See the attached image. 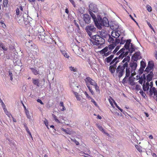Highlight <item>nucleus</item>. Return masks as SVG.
<instances>
[{
    "label": "nucleus",
    "instance_id": "obj_29",
    "mask_svg": "<svg viewBox=\"0 0 157 157\" xmlns=\"http://www.w3.org/2000/svg\"><path fill=\"white\" fill-rule=\"evenodd\" d=\"M93 86H94L96 92L98 93H100V90L99 89V87L98 86L97 84L96 83H95L94 84Z\"/></svg>",
    "mask_w": 157,
    "mask_h": 157
},
{
    "label": "nucleus",
    "instance_id": "obj_6",
    "mask_svg": "<svg viewBox=\"0 0 157 157\" xmlns=\"http://www.w3.org/2000/svg\"><path fill=\"white\" fill-rule=\"evenodd\" d=\"M84 80L90 92L92 95H94V92L92 89V86L90 85L93 86L96 83V82L89 77H86Z\"/></svg>",
    "mask_w": 157,
    "mask_h": 157
},
{
    "label": "nucleus",
    "instance_id": "obj_56",
    "mask_svg": "<svg viewBox=\"0 0 157 157\" xmlns=\"http://www.w3.org/2000/svg\"><path fill=\"white\" fill-rule=\"evenodd\" d=\"M127 77H126L125 76V77L123 78L122 81V83H124L126 82L127 78Z\"/></svg>",
    "mask_w": 157,
    "mask_h": 157
},
{
    "label": "nucleus",
    "instance_id": "obj_27",
    "mask_svg": "<svg viewBox=\"0 0 157 157\" xmlns=\"http://www.w3.org/2000/svg\"><path fill=\"white\" fill-rule=\"evenodd\" d=\"M62 130L66 132V133L69 135H71L72 133V131L71 130V129H69L67 128V129H66L63 128Z\"/></svg>",
    "mask_w": 157,
    "mask_h": 157
},
{
    "label": "nucleus",
    "instance_id": "obj_3",
    "mask_svg": "<svg viewBox=\"0 0 157 157\" xmlns=\"http://www.w3.org/2000/svg\"><path fill=\"white\" fill-rule=\"evenodd\" d=\"M90 41L94 45H102L105 42V39L98 35L93 36Z\"/></svg>",
    "mask_w": 157,
    "mask_h": 157
},
{
    "label": "nucleus",
    "instance_id": "obj_36",
    "mask_svg": "<svg viewBox=\"0 0 157 157\" xmlns=\"http://www.w3.org/2000/svg\"><path fill=\"white\" fill-rule=\"evenodd\" d=\"M78 21L76 20H74L73 22V23H74L75 26L79 29V26L78 24Z\"/></svg>",
    "mask_w": 157,
    "mask_h": 157
},
{
    "label": "nucleus",
    "instance_id": "obj_16",
    "mask_svg": "<svg viewBox=\"0 0 157 157\" xmlns=\"http://www.w3.org/2000/svg\"><path fill=\"white\" fill-rule=\"evenodd\" d=\"M89 12L92 19H93L95 26H98L99 27L100 26H99L98 22V17H97V18L95 16V15L94 13H93L92 12L89 11ZM99 16L98 15V17Z\"/></svg>",
    "mask_w": 157,
    "mask_h": 157
},
{
    "label": "nucleus",
    "instance_id": "obj_12",
    "mask_svg": "<svg viewBox=\"0 0 157 157\" xmlns=\"http://www.w3.org/2000/svg\"><path fill=\"white\" fill-rule=\"evenodd\" d=\"M141 58L140 56V52H136L132 57V60L134 61H137L139 59Z\"/></svg>",
    "mask_w": 157,
    "mask_h": 157
},
{
    "label": "nucleus",
    "instance_id": "obj_7",
    "mask_svg": "<svg viewBox=\"0 0 157 157\" xmlns=\"http://www.w3.org/2000/svg\"><path fill=\"white\" fill-rule=\"evenodd\" d=\"M120 61L117 58H115L110 62V65H111L109 67V70L112 74L114 73L116 69L117 64Z\"/></svg>",
    "mask_w": 157,
    "mask_h": 157
},
{
    "label": "nucleus",
    "instance_id": "obj_19",
    "mask_svg": "<svg viewBox=\"0 0 157 157\" xmlns=\"http://www.w3.org/2000/svg\"><path fill=\"white\" fill-rule=\"evenodd\" d=\"M100 36L104 38L105 39L107 38L109 35L108 34L107 32L105 30L102 29L101 31H99Z\"/></svg>",
    "mask_w": 157,
    "mask_h": 157
},
{
    "label": "nucleus",
    "instance_id": "obj_58",
    "mask_svg": "<svg viewBox=\"0 0 157 157\" xmlns=\"http://www.w3.org/2000/svg\"><path fill=\"white\" fill-rule=\"evenodd\" d=\"M74 7H75V3L73 0H69Z\"/></svg>",
    "mask_w": 157,
    "mask_h": 157
},
{
    "label": "nucleus",
    "instance_id": "obj_13",
    "mask_svg": "<svg viewBox=\"0 0 157 157\" xmlns=\"http://www.w3.org/2000/svg\"><path fill=\"white\" fill-rule=\"evenodd\" d=\"M129 62H127V66L125 67V75L126 77H129L131 73L133 74V71L132 70L130 67H128V63Z\"/></svg>",
    "mask_w": 157,
    "mask_h": 157
},
{
    "label": "nucleus",
    "instance_id": "obj_62",
    "mask_svg": "<svg viewBox=\"0 0 157 157\" xmlns=\"http://www.w3.org/2000/svg\"><path fill=\"white\" fill-rule=\"evenodd\" d=\"M141 77H142V78H143V79L144 80V82L145 81V80H146V78L145 75L144 74H143Z\"/></svg>",
    "mask_w": 157,
    "mask_h": 157
},
{
    "label": "nucleus",
    "instance_id": "obj_54",
    "mask_svg": "<svg viewBox=\"0 0 157 157\" xmlns=\"http://www.w3.org/2000/svg\"><path fill=\"white\" fill-rule=\"evenodd\" d=\"M16 13L17 16H18L20 14V11L19 9L18 8H17L16 10Z\"/></svg>",
    "mask_w": 157,
    "mask_h": 157
},
{
    "label": "nucleus",
    "instance_id": "obj_2",
    "mask_svg": "<svg viewBox=\"0 0 157 157\" xmlns=\"http://www.w3.org/2000/svg\"><path fill=\"white\" fill-rule=\"evenodd\" d=\"M130 60V57L128 56L124 58L116 69V75L119 78H120L124 74L125 69L127 66V62H129Z\"/></svg>",
    "mask_w": 157,
    "mask_h": 157
},
{
    "label": "nucleus",
    "instance_id": "obj_44",
    "mask_svg": "<svg viewBox=\"0 0 157 157\" xmlns=\"http://www.w3.org/2000/svg\"><path fill=\"white\" fill-rule=\"evenodd\" d=\"M135 88L136 90H142L141 89V86L140 85H136Z\"/></svg>",
    "mask_w": 157,
    "mask_h": 157
},
{
    "label": "nucleus",
    "instance_id": "obj_20",
    "mask_svg": "<svg viewBox=\"0 0 157 157\" xmlns=\"http://www.w3.org/2000/svg\"><path fill=\"white\" fill-rule=\"evenodd\" d=\"M145 81H144L143 85V89L144 91H148L149 88V83L148 82H147L145 83Z\"/></svg>",
    "mask_w": 157,
    "mask_h": 157
},
{
    "label": "nucleus",
    "instance_id": "obj_46",
    "mask_svg": "<svg viewBox=\"0 0 157 157\" xmlns=\"http://www.w3.org/2000/svg\"><path fill=\"white\" fill-rule=\"evenodd\" d=\"M143 82H144V80L143 79V78H142V77H140L139 78V80L138 81L139 83L140 84H142Z\"/></svg>",
    "mask_w": 157,
    "mask_h": 157
},
{
    "label": "nucleus",
    "instance_id": "obj_34",
    "mask_svg": "<svg viewBox=\"0 0 157 157\" xmlns=\"http://www.w3.org/2000/svg\"><path fill=\"white\" fill-rule=\"evenodd\" d=\"M120 38H121V39H120V42L119 43H120V44H124L125 42V40L123 39V36L121 37V36H120Z\"/></svg>",
    "mask_w": 157,
    "mask_h": 157
},
{
    "label": "nucleus",
    "instance_id": "obj_50",
    "mask_svg": "<svg viewBox=\"0 0 157 157\" xmlns=\"http://www.w3.org/2000/svg\"><path fill=\"white\" fill-rule=\"evenodd\" d=\"M110 28L113 30H114L115 29H117V28L114 27V25L113 24H110Z\"/></svg>",
    "mask_w": 157,
    "mask_h": 157
},
{
    "label": "nucleus",
    "instance_id": "obj_4",
    "mask_svg": "<svg viewBox=\"0 0 157 157\" xmlns=\"http://www.w3.org/2000/svg\"><path fill=\"white\" fill-rule=\"evenodd\" d=\"M35 30L36 33V35L39 36V38L43 40L44 42H46V39L47 38H49L48 36L44 35V34H45L44 30L42 26L37 27L35 29Z\"/></svg>",
    "mask_w": 157,
    "mask_h": 157
},
{
    "label": "nucleus",
    "instance_id": "obj_15",
    "mask_svg": "<svg viewBox=\"0 0 157 157\" xmlns=\"http://www.w3.org/2000/svg\"><path fill=\"white\" fill-rule=\"evenodd\" d=\"M136 61H134L131 60L130 63L129 64V66L131 69L133 71V72H135V71L136 70L137 66V63Z\"/></svg>",
    "mask_w": 157,
    "mask_h": 157
},
{
    "label": "nucleus",
    "instance_id": "obj_37",
    "mask_svg": "<svg viewBox=\"0 0 157 157\" xmlns=\"http://www.w3.org/2000/svg\"><path fill=\"white\" fill-rule=\"evenodd\" d=\"M129 83L132 86L136 85V83L134 82L133 80L132 79H131L130 78H129Z\"/></svg>",
    "mask_w": 157,
    "mask_h": 157
},
{
    "label": "nucleus",
    "instance_id": "obj_49",
    "mask_svg": "<svg viewBox=\"0 0 157 157\" xmlns=\"http://www.w3.org/2000/svg\"><path fill=\"white\" fill-rule=\"evenodd\" d=\"M44 123L47 128H49L48 127V123L46 119H45L44 121Z\"/></svg>",
    "mask_w": 157,
    "mask_h": 157
},
{
    "label": "nucleus",
    "instance_id": "obj_23",
    "mask_svg": "<svg viewBox=\"0 0 157 157\" xmlns=\"http://www.w3.org/2000/svg\"><path fill=\"white\" fill-rule=\"evenodd\" d=\"M147 67L151 70L153 69L154 67V63L153 61H149L148 63Z\"/></svg>",
    "mask_w": 157,
    "mask_h": 157
},
{
    "label": "nucleus",
    "instance_id": "obj_32",
    "mask_svg": "<svg viewBox=\"0 0 157 157\" xmlns=\"http://www.w3.org/2000/svg\"><path fill=\"white\" fill-rule=\"evenodd\" d=\"M146 66V63L144 61L142 60L140 62V67L144 68H145Z\"/></svg>",
    "mask_w": 157,
    "mask_h": 157
},
{
    "label": "nucleus",
    "instance_id": "obj_21",
    "mask_svg": "<svg viewBox=\"0 0 157 157\" xmlns=\"http://www.w3.org/2000/svg\"><path fill=\"white\" fill-rule=\"evenodd\" d=\"M154 74L152 71H150V73L146 76L147 80V82L150 81L152 79V78Z\"/></svg>",
    "mask_w": 157,
    "mask_h": 157
},
{
    "label": "nucleus",
    "instance_id": "obj_52",
    "mask_svg": "<svg viewBox=\"0 0 157 157\" xmlns=\"http://www.w3.org/2000/svg\"><path fill=\"white\" fill-rule=\"evenodd\" d=\"M84 94L86 96V97L89 98V99H92V98H91L90 96H89L88 94L87 93V92L86 91H85L84 92Z\"/></svg>",
    "mask_w": 157,
    "mask_h": 157
},
{
    "label": "nucleus",
    "instance_id": "obj_35",
    "mask_svg": "<svg viewBox=\"0 0 157 157\" xmlns=\"http://www.w3.org/2000/svg\"><path fill=\"white\" fill-rule=\"evenodd\" d=\"M56 69L60 71H61L62 70V68L61 67V64L59 63H58L56 66Z\"/></svg>",
    "mask_w": 157,
    "mask_h": 157
},
{
    "label": "nucleus",
    "instance_id": "obj_59",
    "mask_svg": "<svg viewBox=\"0 0 157 157\" xmlns=\"http://www.w3.org/2000/svg\"><path fill=\"white\" fill-rule=\"evenodd\" d=\"M91 99V102H92L94 104V105L96 106L97 105L96 102L92 98V99Z\"/></svg>",
    "mask_w": 157,
    "mask_h": 157
},
{
    "label": "nucleus",
    "instance_id": "obj_38",
    "mask_svg": "<svg viewBox=\"0 0 157 157\" xmlns=\"http://www.w3.org/2000/svg\"><path fill=\"white\" fill-rule=\"evenodd\" d=\"M59 105L60 106L63 107L62 109H61L62 111H64L66 110V108L64 106L63 102L62 101H60L59 103Z\"/></svg>",
    "mask_w": 157,
    "mask_h": 157
},
{
    "label": "nucleus",
    "instance_id": "obj_39",
    "mask_svg": "<svg viewBox=\"0 0 157 157\" xmlns=\"http://www.w3.org/2000/svg\"><path fill=\"white\" fill-rule=\"evenodd\" d=\"M146 8L147 10L149 12H151L152 11V8L149 5H147Z\"/></svg>",
    "mask_w": 157,
    "mask_h": 157
},
{
    "label": "nucleus",
    "instance_id": "obj_30",
    "mask_svg": "<svg viewBox=\"0 0 157 157\" xmlns=\"http://www.w3.org/2000/svg\"><path fill=\"white\" fill-rule=\"evenodd\" d=\"M30 47H31L30 48L32 51H34L35 50L37 49V46L34 44H31Z\"/></svg>",
    "mask_w": 157,
    "mask_h": 157
},
{
    "label": "nucleus",
    "instance_id": "obj_11",
    "mask_svg": "<svg viewBox=\"0 0 157 157\" xmlns=\"http://www.w3.org/2000/svg\"><path fill=\"white\" fill-rule=\"evenodd\" d=\"M108 41L110 44H118L120 42V39H114V37L111 36L110 35L108 36Z\"/></svg>",
    "mask_w": 157,
    "mask_h": 157
},
{
    "label": "nucleus",
    "instance_id": "obj_33",
    "mask_svg": "<svg viewBox=\"0 0 157 157\" xmlns=\"http://www.w3.org/2000/svg\"><path fill=\"white\" fill-rule=\"evenodd\" d=\"M97 127L98 128V129L101 131L103 133L105 132V131L103 129V128L99 124H97Z\"/></svg>",
    "mask_w": 157,
    "mask_h": 157
},
{
    "label": "nucleus",
    "instance_id": "obj_48",
    "mask_svg": "<svg viewBox=\"0 0 157 157\" xmlns=\"http://www.w3.org/2000/svg\"><path fill=\"white\" fill-rule=\"evenodd\" d=\"M8 0H3V6L4 7H5L6 6L7 4L8 3Z\"/></svg>",
    "mask_w": 157,
    "mask_h": 157
},
{
    "label": "nucleus",
    "instance_id": "obj_43",
    "mask_svg": "<svg viewBox=\"0 0 157 157\" xmlns=\"http://www.w3.org/2000/svg\"><path fill=\"white\" fill-rule=\"evenodd\" d=\"M71 140L73 142H75L76 145H79V142L77 141L75 138H71Z\"/></svg>",
    "mask_w": 157,
    "mask_h": 157
},
{
    "label": "nucleus",
    "instance_id": "obj_8",
    "mask_svg": "<svg viewBox=\"0 0 157 157\" xmlns=\"http://www.w3.org/2000/svg\"><path fill=\"white\" fill-rule=\"evenodd\" d=\"M85 30L88 35L91 38L92 37V34L96 31V28L93 25H89L86 26Z\"/></svg>",
    "mask_w": 157,
    "mask_h": 157
},
{
    "label": "nucleus",
    "instance_id": "obj_1",
    "mask_svg": "<svg viewBox=\"0 0 157 157\" xmlns=\"http://www.w3.org/2000/svg\"><path fill=\"white\" fill-rule=\"evenodd\" d=\"M131 41L130 39L127 40L124 45L125 48H122L117 53V55H119L118 57H115L117 58L118 60L120 61V60L122 59L124 57H126L128 52L131 54L135 51V46L132 43H131Z\"/></svg>",
    "mask_w": 157,
    "mask_h": 157
},
{
    "label": "nucleus",
    "instance_id": "obj_61",
    "mask_svg": "<svg viewBox=\"0 0 157 157\" xmlns=\"http://www.w3.org/2000/svg\"><path fill=\"white\" fill-rule=\"evenodd\" d=\"M37 102L40 103L42 105H43L44 104V103L40 99H37Z\"/></svg>",
    "mask_w": 157,
    "mask_h": 157
},
{
    "label": "nucleus",
    "instance_id": "obj_9",
    "mask_svg": "<svg viewBox=\"0 0 157 157\" xmlns=\"http://www.w3.org/2000/svg\"><path fill=\"white\" fill-rule=\"evenodd\" d=\"M32 82L34 85L36 86L37 87L43 86L44 82V80H40L38 79L32 78Z\"/></svg>",
    "mask_w": 157,
    "mask_h": 157
},
{
    "label": "nucleus",
    "instance_id": "obj_22",
    "mask_svg": "<svg viewBox=\"0 0 157 157\" xmlns=\"http://www.w3.org/2000/svg\"><path fill=\"white\" fill-rule=\"evenodd\" d=\"M114 56V55H111L109 56L106 58L105 59V61L107 63H110L112 61V60Z\"/></svg>",
    "mask_w": 157,
    "mask_h": 157
},
{
    "label": "nucleus",
    "instance_id": "obj_41",
    "mask_svg": "<svg viewBox=\"0 0 157 157\" xmlns=\"http://www.w3.org/2000/svg\"><path fill=\"white\" fill-rule=\"evenodd\" d=\"M25 113L27 118L29 119H31V117L30 116L29 112L27 110L26 111Z\"/></svg>",
    "mask_w": 157,
    "mask_h": 157
},
{
    "label": "nucleus",
    "instance_id": "obj_24",
    "mask_svg": "<svg viewBox=\"0 0 157 157\" xmlns=\"http://www.w3.org/2000/svg\"><path fill=\"white\" fill-rule=\"evenodd\" d=\"M30 69L34 75H37L39 74V70L38 69L33 67H31Z\"/></svg>",
    "mask_w": 157,
    "mask_h": 157
},
{
    "label": "nucleus",
    "instance_id": "obj_60",
    "mask_svg": "<svg viewBox=\"0 0 157 157\" xmlns=\"http://www.w3.org/2000/svg\"><path fill=\"white\" fill-rule=\"evenodd\" d=\"M151 70V69H150L147 67L146 68L145 70V71L148 73Z\"/></svg>",
    "mask_w": 157,
    "mask_h": 157
},
{
    "label": "nucleus",
    "instance_id": "obj_14",
    "mask_svg": "<svg viewBox=\"0 0 157 157\" xmlns=\"http://www.w3.org/2000/svg\"><path fill=\"white\" fill-rule=\"evenodd\" d=\"M89 11L94 13H97L98 10L97 6L93 3H91L89 6Z\"/></svg>",
    "mask_w": 157,
    "mask_h": 157
},
{
    "label": "nucleus",
    "instance_id": "obj_17",
    "mask_svg": "<svg viewBox=\"0 0 157 157\" xmlns=\"http://www.w3.org/2000/svg\"><path fill=\"white\" fill-rule=\"evenodd\" d=\"M82 17L84 21L86 24H89L90 22L91 17L87 14H83Z\"/></svg>",
    "mask_w": 157,
    "mask_h": 157
},
{
    "label": "nucleus",
    "instance_id": "obj_26",
    "mask_svg": "<svg viewBox=\"0 0 157 157\" xmlns=\"http://www.w3.org/2000/svg\"><path fill=\"white\" fill-rule=\"evenodd\" d=\"M60 51L62 54L63 55V56L67 58H68L69 57V56L67 54V52L63 50L60 49Z\"/></svg>",
    "mask_w": 157,
    "mask_h": 157
},
{
    "label": "nucleus",
    "instance_id": "obj_64",
    "mask_svg": "<svg viewBox=\"0 0 157 157\" xmlns=\"http://www.w3.org/2000/svg\"><path fill=\"white\" fill-rule=\"evenodd\" d=\"M147 24L148 26L149 27H150V28L151 29H152L153 30V28L152 27V26L150 24V23L149 22H147Z\"/></svg>",
    "mask_w": 157,
    "mask_h": 157
},
{
    "label": "nucleus",
    "instance_id": "obj_31",
    "mask_svg": "<svg viewBox=\"0 0 157 157\" xmlns=\"http://www.w3.org/2000/svg\"><path fill=\"white\" fill-rule=\"evenodd\" d=\"M0 102L1 104L2 107L3 108L4 111H7V109L6 108L5 105L4 104L2 101L1 99H0Z\"/></svg>",
    "mask_w": 157,
    "mask_h": 157
},
{
    "label": "nucleus",
    "instance_id": "obj_25",
    "mask_svg": "<svg viewBox=\"0 0 157 157\" xmlns=\"http://www.w3.org/2000/svg\"><path fill=\"white\" fill-rule=\"evenodd\" d=\"M117 44H110L108 47L109 48V50L111 52L112 50L114 48Z\"/></svg>",
    "mask_w": 157,
    "mask_h": 157
},
{
    "label": "nucleus",
    "instance_id": "obj_45",
    "mask_svg": "<svg viewBox=\"0 0 157 157\" xmlns=\"http://www.w3.org/2000/svg\"><path fill=\"white\" fill-rule=\"evenodd\" d=\"M144 68H141L140 67V69L139 70V73L140 74H142L144 71Z\"/></svg>",
    "mask_w": 157,
    "mask_h": 157
},
{
    "label": "nucleus",
    "instance_id": "obj_47",
    "mask_svg": "<svg viewBox=\"0 0 157 157\" xmlns=\"http://www.w3.org/2000/svg\"><path fill=\"white\" fill-rule=\"evenodd\" d=\"M140 93L141 95L143 97H145L146 96L145 93L143 92L142 90H141L140 92Z\"/></svg>",
    "mask_w": 157,
    "mask_h": 157
},
{
    "label": "nucleus",
    "instance_id": "obj_42",
    "mask_svg": "<svg viewBox=\"0 0 157 157\" xmlns=\"http://www.w3.org/2000/svg\"><path fill=\"white\" fill-rule=\"evenodd\" d=\"M120 46H118L116 47L115 49L114 50L113 52V54H115L119 49L120 48Z\"/></svg>",
    "mask_w": 157,
    "mask_h": 157
},
{
    "label": "nucleus",
    "instance_id": "obj_28",
    "mask_svg": "<svg viewBox=\"0 0 157 157\" xmlns=\"http://www.w3.org/2000/svg\"><path fill=\"white\" fill-rule=\"evenodd\" d=\"M109 51L108 47H106L105 48L102 49L100 51L101 54H105V52Z\"/></svg>",
    "mask_w": 157,
    "mask_h": 157
},
{
    "label": "nucleus",
    "instance_id": "obj_40",
    "mask_svg": "<svg viewBox=\"0 0 157 157\" xmlns=\"http://www.w3.org/2000/svg\"><path fill=\"white\" fill-rule=\"evenodd\" d=\"M135 147L139 151V152H141L142 151V150L141 148V147L140 146L137 145H136Z\"/></svg>",
    "mask_w": 157,
    "mask_h": 157
},
{
    "label": "nucleus",
    "instance_id": "obj_51",
    "mask_svg": "<svg viewBox=\"0 0 157 157\" xmlns=\"http://www.w3.org/2000/svg\"><path fill=\"white\" fill-rule=\"evenodd\" d=\"M108 52H107V53H105V54H104V56H109V55H110V54H111V51H108Z\"/></svg>",
    "mask_w": 157,
    "mask_h": 157
},
{
    "label": "nucleus",
    "instance_id": "obj_57",
    "mask_svg": "<svg viewBox=\"0 0 157 157\" xmlns=\"http://www.w3.org/2000/svg\"><path fill=\"white\" fill-rule=\"evenodd\" d=\"M53 118L55 120V121L57 122H59V121L57 118L54 115H53Z\"/></svg>",
    "mask_w": 157,
    "mask_h": 157
},
{
    "label": "nucleus",
    "instance_id": "obj_63",
    "mask_svg": "<svg viewBox=\"0 0 157 157\" xmlns=\"http://www.w3.org/2000/svg\"><path fill=\"white\" fill-rule=\"evenodd\" d=\"M1 48L4 51H6L7 50V48L5 47L3 45Z\"/></svg>",
    "mask_w": 157,
    "mask_h": 157
},
{
    "label": "nucleus",
    "instance_id": "obj_10",
    "mask_svg": "<svg viewBox=\"0 0 157 157\" xmlns=\"http://www.w3.org/2000/svg\"><path fill=\"white\" fill-rule=\"evenodd\" d=\"M149 96L152 97L154 98H157V89L155 88H150L149 89Z\"/></svg>",
    "mask_w": 157,
    "mask_h": 157
},
{
    "label": "nucleus",
    "instance_id": "obj_5",
    "mask_svg": "<svg viewBox=\"0 0 157 157\" xmlns=\"http://www.w3.org/2000/svg\"><path fill=\"white\" fill-rule=\"evenodd\" d=\"M98 22L99 27L96 26L99 29H102V26L108 27L109 26V22L106 17H103L102 19L100 16L98 17Z\"/></svg>",
    "mask_w": 157,
    "mask_h": 157
},
{
    "label": "nucleus",
    "instance_id": "obj_53",
    "mask_svg": "<svg viewBox=\"0 0 157 157\" xmlns=\"http://www.w3.org/2000/svg\"><path fill=\"white\" fill-rule=\"evenodd\" d=\"M9 75H10V79L12 81L13 80V78H12V74L11 71H9Z\"/></svg>",
    "mask_w": 157,
    "mask_h": 157
},
{
    "label": "nucleus",
    "instance_id": "obj_18",
    "mask_svg": "<svg viewBox=\"0 0 157 157\" xmlns=\"http://www.w3.org/2000/svg\"><path fill=\"white\" fill-rule=\"evenodd\" d=\"M112 36L116 39L117 38L121 36L120 32L118 30L113 31L111 33Z\"/></svg>",
    "mask_w": 157,
    "mask_h": 157
},
{
    "label": "nucleus",
    "instance_id": "obj_55",
    "mask_svg": "<svg viewBox=\"0 0 157 157\" xmlns=\"http://www.w3.org/2000/svg\"><path fill=\"white\" fill-rule=\"evenodd\" d=\"M69 69L71 71H76L77 69L74 68V67H70Z\"/></svg>",
    "mask_w": 157,
    "mask_h": 157
}]
</instances>
